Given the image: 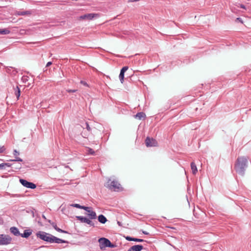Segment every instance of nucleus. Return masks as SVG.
Wrapping results in <instances>:
<instances>
[{
	"instance_id": "nucleus-28",
	"label": "nucleus",
	"mask_w": 251,
	"mask_h": 251,
	"mask_svg": "<svg viewBox=\"0 0 251 251\" xmlns=\"http://www.w3.org/2000/svg\"><path fill=\"white\" fill-rule=\"evenodd\" d=\"M15 159H13V160H11L12 161H19V162L23 161V160L21 158H20V157H18L17 156H15Z\"/></svg>"
},
{
	"instance_id": "nucleus-16",
	"label": "nucleus",
	"mask_w": 251,
	"mask_h": 251,
	"mask_svg": "<svg viewBox=\"0 0 251 251\" xmlns=\"http://www.w3.org/2000/svg\"><path fill=\"white\" fill-rule=\"evenodd\" d=\"M134 117L139 120L144 119L146 118V114L143 112H140L137 113Z\"/></svg>"
},
{
	"instance_id": "nucleus-34",
	"label": "nucleus",
	"mask_w": 251,
	"mask_h": 251,
	"mask_svg": "<svg viewBox=\"0 0 251 251\" xmlns=\"http://www.w3.org/2000/svg\"><path fill=\"white\" fill-rule=\"evenodd\" d=\"M126 239L127 241H132L133 240V237H131L130 236H126Z\"/></svg>"
},
{
	"instance_id": "nucleus-1",
	"label": "nucleus",
	"mask_w": 251,
	"mask_h": 251,
	"mask_svg": "<svg viewBox=\"0 0 251 251\" xmlns=\"http://www.w3.org/2000/svg\"><path fill=\"white\" fill-rule=\"evenodd\" d=\"M248 164V157L243 156H238L234 164L236 172L241 176H244Z\"/></svg>"
},
{
	"instance_id": "nucleus-43",
	"label": "nucleus",
	"mask_w": 251,
	"mask_h": 251,
	"mask_svg": "<svg viewBox=\"0 0 251 251\" xmlns=\"http://www.w3.org/2000/svg\"><path fill=\"white\" fill-rule=\"evenodd\" d=\"M118 224L120 226L121 224H120V222H118Z\"/></svg>"
},
{
	"instance_id": "nucleus-27",
	"label": "nucleus",
	"mask_w": 251,
	"mask_h": 251,
	"mask_svg": "<svg viewBox=\"0 0 251 251\" xmlns=\"http://www.w3.org/2000/svg\"><path fill=\"white\" fill-rule=\"evenodd\" d=\"M82 127L83 128V129L86 128L87 131H91V127L87 122L85 123L84 125L82 126Z\"/></svg>"
},
{
	"instance_id": "nucleus-23",
	"label": "nucleus",
	"mask_w": 251,
	"mask_h": 251,
	"mask_svg": "<svg viewBox=\"0 0 251 251\" xmlns=\"http://www.w3.org/2000/svg\"><path fill=\"white\" fill-rule=\"evenodd\" d=\"M88 216L90 219H95L97 218V215L95 211L91 212V213H88Z\"/></svg>"
},
{
	"instance_id": "nucleus-2",
	"label": "nucleus",
	"mask_w": 251,
	"mask_h": 251,
	"mask_svg": "<svg viewBox=\"0 0 251 251\" xmlns=\"http://www.w3.org/2000/svg\"><path fill=\"white\" fill-rule=\"evenodd\" d=\"M100 248L101 249L106 248H114L115 245L111 243V242L105 238H101L99 240Z\"/></svg>"
},
{
	"instance_id": "nucleus-13",
	"label": "nucleus",
	"mask_w": 251,
	"mask_h": 251,
	"mask_svg": "<svg viewBox=\"0 0 251 251\" xmlns=\"http://www.w3.org/2000/svg\"><path fill=\"white\" fill-rule=\"evenodd\" d=\"M32 233V231L30 229H25L24 230L23 233L20 234V236L22 237L27 238Z\"/></svg>"
},
{
	"instance_id": "nucleus-42",
	"label": "nucleus",
	"mask_w": 251,
	"mask_h": 251,
	"mask_svg": "<svg viewBox=\"0 0 251 251\" xmlns=\"http://www.w3.org/2000/svg\"><path fill=\"white\" fill-rule=\"evenodd\" d=\"M42 217H43L45 220H47V218H46V217H45V216L44 215H42Z\"/></svg>"
},
{
	"instance_id": "nucleus-35",
	"label": "nucleus",
	"mask_w": 251,
	"mask_h": 251,
	"mask_svg": "<svg viewBox=\"0 0 251 251\" xmlns=\"http://www.w3.org/2000/svg\"><path fill=\"white\" fill-rule=\"evenodd\" d=\"M19 154H20L19 152L18 151H17L16 150H14L13 154H14V156H17L19 155Z\"/></svg>"
},
{
	"instance_id": "nucleus-5",
	"label": "nucleus",
	"mask_w": 251,
	"mask_h": 251,
	"mask_svg": "<svg viewBox=\"0 0 251 251\" xmlns=\"http://www.w3.org/2000/svg\"><path fill=\"white\" fill-rule=\"evenodd\" d=\"M49 239L48 240V242L50 243H55L57 244L60 243H68V242L66 240H62L61 239L58 238L54 236H53L51 234H50L49 237Z\"/></svg>"
},
{
	"instance_id": "nucleus-21",
	"label": "nucleus",
	"mask_w": 251,
	"mask_h": 251,
	"mask_svg": "<svg viewBox=\"0 0 251 251\" xmlns=\"http://www.w3.org/2000/svg\"><path fill=\"white\" fill-rule=\"evenodd\" d=\"M71 206L72 207H76L77 208L82 209H84V210H86V209H88L87 208H86V206H82V205H80V204H77V203L72 204L71 205Z\"/></svg>"
},
{
	"instance_id": "nucleus-10",
	"label": "nucleus",
	"mask_w": 251,
	"mask_h": 251,
	"mask_svg": "<svg viewBox=\"0 0 251 251\" xmlns=\"http://www.w3.org/2000/svg\"><path fill=\"white\" fill-rule=\"evenodd\" d=\"M50 234L47 233L45 232H40L39 233H37V236L39 237L41 239L48 242Z\"/></svg>"
},
{
	"instance_id": "nucleus-20",
	"label": "nucleus",
	"mask_w": 251,
	"mask_h": 251,
	"mask_svg": "<svg viewBox=\"0 0 251 251\" xmlns=\"http://www.w3.org/2000/svg\"><path fill=\"white\" fill-rule=\"evenodd\" d=\"M15 90V95L16 96L17 99L18 100L20 96L21 91L19 87L17 86L16 88H14Z\"/></svg>"
},
{
	"instance_id": "nucleus-7",
	"label": "nucleus",
	"mask_w": 251,
	"mask_h": 251,
	"mask_svg": "<svg viewBox=\"0 0 251 251\" xmlns=\"http://www.w3.org/2000/svg\"><path fill=\"white\" fill-rule=\"evenodd\" d=\"M145 143L147 147H156L158 145V143L155 139L149 137L146 139Z\"/></svg>"
},
{
	"instance_id": "nucleus-14",
	"label": "nucleus",
	"mask_w": 251,
	"mask_h": 251,
	"mask_svg": "<svg viewBox=\"0 0 251 251\" xmlns=\"http://www.w3.org/2000/svg\"><path fill=\"white\" fill-rule=\"evenodd\" d=\"M10 232L15 236H20V233L18 228L15 226H12L10 228Z\"/></svg>"
},
{
	"instance_id": "nucleus-33",
	"label": "nucleus",
	"mask_w": 251,
	"mask_h": 251,
	"mask_svg": "<svg viewBox=\"0 0 251 251\" xmlns=\"http://www.w3.org/2000/svg\"><path fill=\"white\" fill-rule=\"evenodd\" d=\"M28 76H24L22 77V80L23 81V82H25L26 81L28 80Z\"/></svg>"
},
{
	"instance_id": "nucleus-30",
	"label": "nucleus",
	"mask_w": 251,
	"mask_h": 251,
	"mask_svg": "<svg viewBox=\"0 0 251 251\" xmlns=\"http://www.w3.org/2000/svg\"><path fill=\"white\" fill-rule=\"evenodd\" d=\"M6 149L4 146H0V153H2L5 151Z\"/></svg>"
},
{
	"instance_id": "nucleus-39",
	"label": "nucleus",
	"mask_w": 251,
	"mask_h": 251,
	"mask_svg": "<svg viewBox=\"0 0 251 251\" xmlns=\"http://www.w3.org/2000/svg\"><path fill=\"white\" fill-rule=\"evenodd\" d=\"M51 64H52V62H48L47 64H46V67H48L50 66Z\"/></svg>"
},
{
	"instance_id": "nucleus-9",
	"label": "nucleus",
	"mask_w": 251,
	"mask_h": 251,
	"mask_svg": "<svg viewBox=\"0 0 251 251\" xmlns=\"http://www.w3.org/2000/svg\"><path fill=\"white\" fill-rule=\"evenodd\" d=\"M76 218L77 220H79L81 223H86L91 226H94V223L92 221H91L90 219H88L86 217L81 216H76Z\"/></svg>"
},
{
	"instance_id": "nucleus-6",
	"label": "nucleus",
	"mask_w": 251,
	"mask_h": 251,
	"mask_svg": "<svg viewBox=\"0 0 251 251\" xmlns=\"http://www.w3.org/2000/svg\"><path fill=\"white\" fill-rule=\"evenodd\" d=\"M100 17V14L98 13H89L81 15L79 17V19L81 20H91L95 18Z\"/></svg>"
},
{
	"instance_id": "nucleus-8",
	"label": "nucleus",
	"mask_w": 251,
	"mask_h": 251,
	"mask_svg": "<svg viewBox=\"0 0 251 251\" xmlns=\"http://www.w3.org/2000/svg\"><path fill=\"white\" fill-rule=\"evenodd\" d=\"M20 182L24 186L28 188L33 189L36 187V185L33 183L28 182L27 180L24 179H20Z\"/></svg>"
},
{
	"instance_id": "nucleus-36",
	"label": "nucleus",
	"mask_w": 251,
	"mask_h": 251,
	"mask_svg": "<svg viewBox=\"0 0 251 251\" xmlns=\"http://www.w3.org/2000/svg\"><path fill=\"white\" fill-rule=\"evenodd\" d=\"M236 21H239L240 22L243 23V21L241 18H237L236 19Z\"/></svg>"
},
{
	"instance_id": "nucleus-25",
	"label": "nucleus",
	"mask_w": 251,
	"mask_h": 251,
	"mask_svg": "<svg viewBox=\"0 0 251 251\" xmlns=\"http://www.w3.org/2000/svg\"><path fill=\"white\" fill-rule=\"evenodd\" d=\"M31 12L30 11H19L18 13L19 15H30Z\"/></svg>"
},
{
	"instance_id": "nucleus-24",
	"label": "nucleus",
	"mask_w": 251,
	"mask_h": 251,
	"mask_svg": "<svg viewBox=\"0 0 251 251\" xmlns=\"http://www.w3.org/2000/svg\"><path fill=\"white\" fill-rule=\"evenodd\" d=\"M86 151H87V153L88 154L94 155L95 154V151L92 149H91L90 148H88V147L87 148Z\"/></svg>"
},
{
	"instance_id": "nucleus-31",
	"label": "nucleus",
	"mask_w": 251,
	"mask_h": 251,
	"mask_svg": "<svg viewBox=\"0 0 251 251\" xmlns=\"http://www.w3.org/2000/svg\"><path fill=\"white\" fill-rule=\"evenodd\" d=\"M86 208H87L88 209H86V210H85L86 211H87L88 213H91V212H93L94 211L92 210V208L90 207H87L86 206Z\"/></svg>"
},
{
	"instance_id": "nucleus-4",
	"label": "nucleus",
	"mask_w": 251,
	"mask_h": 251,
	"mask_svg": "<svg viewBox=\"0 0 251 251\" xmlns=\"http://www.w3.org/2000/svg\"><path fill=\"white\" fill-rule=\"evenodd\" d=\"M12 241V238L8 235L0 234V245H7L10 244Z\"/></svg>"
},
{
	"instance_id": "nucleus-26",
	"label": "nucleus",
	"mask_w": 251,
	"mask_h": 251,
	"mask_svg": "<svg viewBox=\"0 0 251 251\" xmlns=\"http://www.w3.org/2000/svg\"><path fill=\"white\" fill-rule=\"evenodd\" d=\"M90 132L87 131V130L82 131L81 133V135L84 138H87L89 136Z\"/></svg>"
},
{
	"instance_id": "nucleus-38",
	"label": "nucleus",
	"mask_w": 251,
	"mask_h": 251,
	"mask_svg": "<svg viewBox=\"0 0 251 251\" xmlns=\"http://www.w3.org/2000/svg\"><path fill=\"white\" fill-rule=\"evenodd\" d=\"M140 0H128V2H136L139 1Z\"/></svg>"
},
{
	"instance_id": "nucleus-37",
	"label": "nucleus",
	"mask_w": 251,
	"mask_h": 251,
	"mask_svg": "<svg viewBox=\"0 0 251 251\" xmlns=\"http://www.w3.org/2000/svg\"><path fill=\"white\" fill-rule=\"evenodd\" d=\"M142 232L143 234H144L145 235H149V233L147 232L146 231H144V230H142Z\"/></svg>"
},
{
	"instance_id": "nucleus-17",
	"label": "nucleus",
	"mask_w": 251,
	"mask_h": 251,
	"mask_svg": "<svg viewBox=\"0 0 251 251\" xmlns=\"http://www.w3.org/2000/svg\"><path fill=\"white\" fill-rule=\"evenodd\" d=\"M191 168L192 171V173L194 175H195L197 173L198 170L196 165L194 162L191 163Z\"/></svg>"
},
{
	"instance_id": "nucleus-29",
	"label": "nucleus",
	"mask_w": 251,
	"mask_h": 251,
	"mask_svg": "<svg viewBox=\"0 0 251 251\" xmlns=\"http://www.w3.org/2000/svg\"><path fill=\"white\" fill-rule=\"evenodd\" d=\"M132 241H135V242H143L145 241L143 239L136 238H133V240Z\"/></svg>"
},
{
	"instance_id": "nucleus-32",
	"label": "nucleus",
	"mask_w": 251,
	"mask_h": 251,
	"mask_svg": "<svg viewBox=\"0 0 251 251\" xmlns=\"http://www.w3.org/2000/svg\"><path fill=\"white\" fill-rule=\"evenodd\" d=\"M66 91L68 93H75V92L77 91V90H76V89H74V90H72V89H67Z\"/></svg>"
},
{
	"instance_id": "nucleus-19",
	"label": "nucleus",
	"mask_w": 251,
	"mask_h": 251,
	"mask_svg": "<svg viewBox=\"0 0 251 251\" xmlns=\"http://www.w3.org/2000/svg\"><path fill=\"white\" fill-rule=\"evenodd\" d=\"M11 164L9 163H2L0 164V170H5L6 167H11Z\"/></svg>"
},
{
	"instance_id": "nucleus-3",
	"label": "nucleus",
	"mask_w": 251,
	"mask_h": 251,
	"mask_svg": "<svg viewBox=\"0 0 251 251\" xmlns=\"http://www.w3.org/2000/svg\"><path fill=\"white\" fill-rule=\"evenodd\" d=\"M120 184L115 180L111 181L110 179H108L107 182L106 187H108L109 189L114 190V191H118L120 190Z\"/></svg>"
},
{
	"instance_id": "nucleus-18",
	"label": "nucleus",
	"mask_w": 251,
	"mask_h": 251,
	"mask_svg": "<svg viewBox=\"0 0 251 251\" xmlns=\"http://www.w3.org/2000/svg\"><path fill=\"white\" fill-rule=\"evenodd\" d=\"M98 221L101 224H105L107 221V219L104 215L101 214L98 216Z\"/></svg>"
},
{
	"instance_id": "nucleus-22",
	"label": "nucleus",
	"mask_w": 251,
	"mask_h": 251,
	"mask_svg": "<svg viewBox=\"0 0 251 251\" xmlns=\"http://www.w3.org/2000/svg\"><path fill=\"white\" fill-rule=\"evenodd\" d=\"M10 32V30L7 28L0 29V34L6 35Z\"/></svg>"
},
{
	"instance_id": "nucleus-15",
	"label": "nucleus",
	"mask_w": 251,
	"mask_h": 251,
	"mask_svg": "<svg viewBox=\"0 0 251 251\" xmlns=\"http://www.w3.org/2000/svg\"><path fill=\"white\" fill-rule=\"evenodd\" d=\"M51 225L53 226V227L54 228L55 230H56L57 231H58L59 232L64 233H68L67 231L62 230V229H60V228L58 227L56 224L54 222L51 223Z\"/></svg>"
},
{
	"instance_id": "nucleus-40",
	"label": "nucleus",
	"mask_w": 251,
	"mask_h": 251,
	"mask_svg": "<svg viewBox=\"0 0 251 251\" xmlns=\"http://www.w3.org/2000/svg\"><path fill=\"white\" fill-rule=\"evenodd\" d=\"M240 7L243 8V9H246L245 6L244 5H243V4H241Z\"/></svg>"
},
{
	"instance_id": "nucleus-41",
	"label": "nucleus",
	"mask_w": 251,
	"mask_h": 251,
	"mask_svg": "<svg viewBox=\"0 0 251 251\" xmlns=\"http://www.w3.org/2000/svg\"><path fill=\"white\" fill-rule=\"evenodd\" d=\"M47 221H48V222H49L50 225H51V223H52L53 222H51V220H47Z\"/></svg>"
},
{
	"instance_id": "nucleus-11",
	"label": "nucleus",
	"mask_w": 251,
	"mask_h": 251,
	"mask_svg": "<svg viewBox=\"0 0 251 251\" xmlns=\"http://www.w3.org/2000/svg\"><path fill=\"white\" fill-rule=\"evenodd\" d=\"M128 66H125L121 70L119 75V79L122 83H123L124 81L125 73L128 70Z\"/></svg>"
},
{
	"instance_id": "nucleus-12",
	"label": "nucleus",
	"mask_w": 251,
	"mask_h": 251,
	"mask_svg": "<svg viewBox=\"0 0 251 251\" xmlns=\"http://www.w3.org/2000/svg\"><path fill=\"white\" fill-rule=\"evenodd\" d=\"M143 249L141 245H134L130 247L127 251H141Z\"/></svg>"
}]
</instances>
